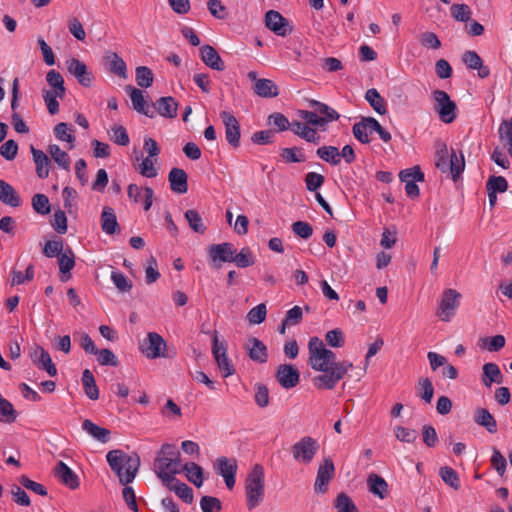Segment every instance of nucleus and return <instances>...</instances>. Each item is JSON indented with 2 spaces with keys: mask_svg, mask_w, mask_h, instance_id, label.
I'll return each mask as SVG.
<instances>
[{
  "mask_svg": "<svg viewBox=\"0 0 512 512\" xmlns=\"http://www.w3.org/2000/svg\"><path fill=\"white\" fill-rule=\"evenodd\" d=\"M308 351L309 365L313 370L322 372L321 375L313 379V384L318 389H334L347 371L353 367L350 361H335L336 354L332 350L327 349L323 341L318 337L310 338Z\"/></svg>",
  "mask_w": 512,
  "mask_h": 512,
  "instance_id": "obj_1",
  "label": "nucleus"
},
{
  "mask_svg": "<svg viewBox=\"0 0 512 512\" xmlns=\"http://www.w3.org/2000/svg\"><path fill=\"white\" fill-rule=\"evenodd\" d=\"M106 460L123 485L134 480L140 466V458L137 454L128 455L120 449L109 451L106 454Z\"/></svg>",
  "mask_w": 512,
  "mask_h": 512,
  "instance_id": "obj_2",
  "label": "nucleus"
},
{
  "mask_svg": "<svg viewBox=\"0 0 512 512\" xmlns=\"http://www.w3.org/2000/svg\"><path fill=\"white\" fill-rule=\"evenodd\" d=\"M245 495L248 510H253L259 506L265 495V475L264 469L260 464L253 466L245 480Z\"/></svg>",
  "mask_w": 512,
  "mask_h": 512,
  "instance_id": "obj_3",
  "label": "nucleus"
},
{
  "mask_svg": "<svg viewBox=\"0 0 512 512\" xmlns=\"http://www.w3.org/2000/svg\"><path fill=\"white\" fill-rule=\"evenodd\" d=\"M319 443L311 436H304L291 446V453L296 462L310 464L319 450Z\"/></svg>",
  "mask_w": 512,
  "mask_h": 512,
  "instance_id": "obj_4",
  "label": "nucleus"
},
{
  "mask_svg": "<svg viewBox=\"0 0 512 512\" xmlns=\"http://www.w3.org/2000/svg\"><path fill=\"white\" fill-rule=\"evenodd\" d=\"M434 99V110L438 113L439 118L444 123H452L456 117L457 106L454 101L451 100L447 92L443 90H435L432 93Z\"/></svg>",
  "mask_w": 512,
  "mask_h": 512,
  "instance_id": "obj_5",
  "label": "nucleus"
},
{
  "mask_svg": "<svg viewBox=\"0 0 512 512\" xmlns=\"http://www.w3.org/2000/svg\"><path fill=\"white\" fill-rule=\"evenodd\" d=\"M157 476L162 480L163 484L176 481L174 475L183 472V465L179 458H156L154 462Z\"/></svg>",
  "mask_w": 512,
  "mask_h": 512,
  "instance_id": "obj_6",
  "label": "nucleus"
},
{
  "mask_svg": "<svg viewBox=\"0 0 512 512\" xmlns=\"http://www.w3.org/2000/svg\"><path fill=\"white\" fill-rule=\"evenodd\" d=\"M461 294L455 289H446L441 295L436 315L444 322H449L459 306Z\"/></svg>",
  "mask_w": 512,
  "mask_h": 512,
  "instance_id": "obj_7",
  "label": "nucleus"
},
{
  "mask_svg": "<svg viewBox=\"0 0 512 512\" xmlns=\"http://www.w3.org/2000/svg\"><path fill=\"white\" fill-rule=\"evenodd\" d=\"M166 346V342L160 334L149 332L147 337L140 342L139 349L148 359L166 358L168 357L164 351Z\"/></svg>",
  "mask_w": 512,
  "mask_h": 512,
  "instance_id": "obj_8",
  "label": "nucleus"
},
{
  "mask_svg": "<svg viewBox=\"0 0 512 512\" xmlns=\"http://www.w3.org/2000/svg\"><path fill=\"white\" fill-rule=\"evenodd\" d=\"M212 354L223 377L227 378L235 373V368L227 355L226 343L219 342L217 331H214Z\"/></svg>",
  "mask_w": 512,
  "mask_h": 512,
  "instance_id": "obj_9",
  "label": "nucleus"
},
{
  "mask_svg": "<svg viewBox=\"0 0 512 512\" xmlns=\"http://www.w3.org/2000/svg\"><path fill=\"white\" fill-rule=\"evenodd\" d=\"M235 252L236 248L230 242L210 245L208 247V257L211 266L221 268L222 263L233 262Z\"/></svg>",
  "mask_w": 512,
  "mask_h": 512,
  "instance_id": "obj_10",
  "label": "nucleus"
},
{
  "mask_svg": "<svg viewBox=\"0 0 512 512\" xmlns=\"http://www.w3.org/2000/svg\"><path fill=\"white\" fill-rule=\"evenodd\" d=\"M247 78L254 82V93L262 98H275L279 95V88L276 83L270 79L258 78L257 72L250 71Z\"/></svg>",
  "mask_w": 512,
  "mask_h": 512,
  "instance_id": "obj_11",
  "label": "nucleus"
},
{
  "mask_svg": "<svg viewBox=\"0 0 512 512\" xmlns=\"http://www.w3.org/2000/svg\"><path fill=\"white\" fill-rule=\"evenodd\" d=\"M265 25L269 30L281 37H286L293 31V27L290 22L275 10H269L266 12Z\"/></svg>",
  "mask_w": 512,
  "mask_h": 512,
  "instance_id": "obj_12",
  "label": "nucleus"
},
{
  "mask_svg": "<svg viewBox=\"0 0 512 512\" xmlns=\"http://www.w3.org/2000/svg\"><path fill=\"white\" fill-rule=\"evenodd\" d=\"M335 466L330 457L325 458L319 465L314 483V490L317 493H325L328 490L330 480L334 477Z\"/></svg>",
  "mask_w": 512,
  "mask_h": 512,
  "instance_id": "obj_13",
  "label": "nucleus"
},
{
  "mask_svg": "<svg viewBox=\"0 0 512 512\" xmlns=\"http://www.w3.org/2000/svg\"><path fill=\"white\" fill-rule=\"evenodd\" d=\"M68 72L75 77L78 83L83 87H90L92 85L94 76L88 70L86 64L79 59L71 58L66 61Z\"/></svg>",
  "mask_w": 512,
  "mask_h": 512,
  "instance_id": "obj_14",
  "label": "nucleus"
},
{
  "mask_svg": "<svg viewBox=\"0 0 512 512\" xmlns=\"http://www.w3.org/2000/svg\"><path fill=\"white\" fill-rule=\"evenodd\" d=\"M220 118L225 126V137L227 142L234 148L240 145V124L236 117L228 111H221Z\"/></svg>",
  "mask_w": 512,
  "mask_h": 512,
  "instance_id": "obj_15",
  "label": "nucleus"
},
{
  "mask_svg": "<svg viewBox=\"0 0 512 512\" xmlns=\"http://www.w3.org/2000/svg\"><path fill=\"white\" fill-rule=\"evenodd\" d=\"M103 65L107 71L111 74L118 76L119 78H127V66L124 60L113 51H107L102 58Z\"/></svg>",
  "mask_w": 512,
  "mask_h": 512,
  "instance_id": "obj_16",
  "label": "nucleus"
},
{
  "mask_svg": "<svg viewBox=\"0 0 512 512\" xmlns=\"http://www.w3.org/2000/svg\"><path fill=\"white\" fill-rule=\"evenodd\" d=\"M300 373L291 364H282L278 366L276 379L285 389H291L299 383Z\"/></svg>",
  "mask_w": 512,
  "mask_h": 512,
  "instance_id": "obj_17",
  "label": "nucleus"
},
{
  "mask_svg": "<svg viewBox=\"0 0 512 512\" xmlns=\"http://www.w3.org/2000/svg\"><path fill=\"white\" fill-rule=\"evenodd\" d=\"M32 362L37 365L39 369L45 370L49 376L54 377L57 375V368L52 362L49 353L41 346H36L30 353Z\"/></svg>",
  "mask_w": 512,
  "mask_h": 512,
  "instance_id": "obj_18",
  "label": "nucleus"
},
{
  "mask_svg": "<svg viewBox=\"0 0 512 512\" xmlns=\"http://www.w3.org/2000/svg\"><path fill=\"white\" fill-rule=\"evenodd\" d=\"M125 90L129 93L130 99L132 101L133 108L147 117L153 118L155 116V112L152 109V106L148 104L145 100L143 92L133 86H126Z\"/></svg>",
  "mask_w": 512,
  "mask_h": 512,
  "instance_id": "obj_19",
  "label": "nucleus"
},
{
  "mask_svg": "<svg viewBox=\"0 0 512 512\" xmlns=\"http://www.w3.org/2000/svg\"><path fill=\"white\" fill-rule=\"evenodd\" d=\"M152 109L165 118H175L177 116L178 103L172 96L160 97L152 104Z\"/></svg>",
  "mask_w": 512,
  "mask_h": 512,
  "instance_id": "obj_20",
  "label": "nucleus"
},
{
  "mask_svg": "<svg viewBox=\"0 0 512 512\" xmlns=\"http://www.w3.org/2000/svg\"><path fill=\"white\" fill-rule=\"evenodd\" d=\"M55 476L62 484L70 489H76L79 487V478L77 474L62 461L58 462L55 467Z\"/></svg>",
  "mask_w": 512,
  "mask_h": 512,
  "instance_id": "obj_21",
  "label": "nucleus"
},
{
  "mask_svg": "<svg viewBox=\"0 0 512 512\" xmlns=\"http://www.w3.org/2000/svg\"><path fill=\"white\" fill-rule=\"evenodd\" d=\"M187 179V173L181 168H172L168 175L171 190L178 194H184L188 191Z\"/></svg>",
  "mask_w": 512,
  "mask_h": 512,
  "instance_id": "obj_22",
  "label": "nucleus"
},
{
  "mask_svg": "<svg viewBox=\"0 0 512 512\" xmlns=\"http://www.w3.org/2000/svg\"><path fill=\"white\" fill-rule=\"evenodd\" d=\"M30 151L36 166L37 176L40 179L47 178L51 167L50 158L42 150L36 149L33 145L30 147Z\"/></svg>",
  "mask_w": 512,
  "mask_h": 512,
  "instance_id": "obj_23",
  "label": "nucleus"
},
{
  "mask_svg": "<svg viewBox=\"0 0 512 512\" xmlns=\"http://www.w3.org/2000/svg\"><path fill=\"white\" fill-rule=\"evenodd\" d=\"M201 59L211 69L223 71L225 64L218 52L210 45H203L200 49Z\"/></svg>",
  "mask_w": 512,
  "mask_h": 512,
  "instance_id": "obj_24",
  "label": "nucleus"
},
{
  "mask_svg": "<svg viewBox=\"0 0 512 512\" xmlns=\"http://www.w3.org/2000/svg\"><path fill=\"white\" fill-rule=\"evenodd\" d=\"M369 121H375L373 117H363L359 122L355 123L352 128L354 137L363 144L371 142L370 134L374 132L372 124Z\"/></svg>",
  "mask_w": 512,
  "mask_h": 512,
  "instance_id": "obj_25",
  "label": "nucleus"
},
{
  "mask_svg": "<svg viewBox=\"0 0 512 512\" xmlns=\"http://www.w3.org/2000/svg\"><path fill=\"white\" fill-rule=\"evenodd\" d=\"M100 222L102 231L108 235H113L120 231L115 211L109 206L103 208Z\"/></svg>",
  "mask_w": 512,
  "mask_h": 512,
  "instance_id": "obj_26",
  "label": "nucleus"
},
{
  "mask_svg": "<svg viewBox=\"0 0 512 512\" xmlns=\"http://www.w3.org/2000/svg\"><path fill=\"white\" fill-rule=\"evenodd\" d=\"M249 358L258 363H265L268 359L266 345L257 338H250L246 345Z\"/></svg>",
  "mask_w": 512,
  "mask_h": 512,
  "instance_id": "obj_27",
  "label": "nucleus"
},
{
  "mask_svg": "<svg viewBox=\"0 0 512 512\" xmlns=\"http://www.w3.org/2000/svg\"><path fill=\"white\" fill-rule=\"evenodd\" d=\"M0 201L10 207H19L22 203L21 197L13 186L4 180H0Z\"/></svg>",
  "mask_w": 512,
  "mask_h": 512,
  "instance_id": "obj_28",
  "label": "nucleus"
},
{
  "mask_svg": "<svg viewBox=\"0 0 512 512\" xmlns=\"http://www.w3.org/2000/svg\"><path fill=\"white\" fill-rule=\"evenodd\" d=\"M473 419L477 425L484 427L491 434H495L498 430L494 416L485 408H477Z\"/></svg>",
  "mask_w": 512,
  "mask_h": 512,
  "instance_id": "obj_29",
  "label": "nucleus"
},
{
  "mask_svg": "<svg viewBox=\"0 0 512 512\" xmlns=\"http://www.w3.org/2000/svg\"><path fill=\"white\" fill-rule=\"evenodd\" d=\"M482 383L486 387H490L493 383L501 384L503 382V375L499 366L495 363L489 362L482 367Z\"/></svg>",
  "mask_w": 512,
  "mask_h": 512,
  "instance_id": "obj_30",
  "label": "nucleus"
},
{
  "mask_svg": "<svg viewBox=\"0 0 512 512\" xmlns=\"http://www.w3.org/2000/svg\"><path fill=\"white\" fill-rule=\"evenodd\" d=\"M58 264L61 273V281H67L71 276L70 271L75 266V255L71 248H67L63 253L59 255Z\"/></svg>",
  "mask_w": 512,
  "mask_h": 512,
  "instance_id": "obj_31",
  "label": "nucleus"
},
{
  "mask_svg": "<svg viewBox=\"0 0 512 512\" xmlns=\"http://www.w3.org/2000/svg\"><path fill=\"white\" fill-rule=\"evenodd\" d=\"M291 130L295 135L301 137L307 142L317 144L320 141V136L317 134L316 130L305 123L294 121L291 123Z\"/></svg>",
  "mask_w": 512,
  "mask_h": 512,
  "instance_id": "obj_32",
  "label": "nucleus"
},
{
  "mask_svg": "<svg viewBox=\"0 0 512 512\" xmlns=\"http://www.w3.org/2000/svg\"><path fill=\"white\" fill-rule=\"evenodd\" d=\"M82 429L101 443H107L110 440V430L96 425L89 419L83 421Z\"/></svg>",
  "mask_w": 512,
  "mask_h": 512,
  "instance_id": "obj_33",
  "label": "nucleus"
},
{
  "mask_svg": "<svg viewBox=\"0 0 512 512\" xmlns=\"http://www.w3.org/2000/svg\"><path fill=\"white\" fill-rule=\"evenodd\" d=\"M164 485L182 499L185 503L191 504L193 502V490L187 484L176 479L174 482L164 483Z\"/></svg>",
  "mask_w": 512,
  "mask_h": 512,
  "instance_id": "obj_34",
  "label": "nucleus"
},
{
  "mask_svg": "<svg viewBox=\"0 0 512 512\" xmlns=\"http://www.w3.org/2000/svg\"><path fill=\"white\" fill-rule=\"evenodd\" d=\"M310 107L314 108L318 114H321L320 118H323V126L327 123L336 121L340 115L330 106L317 100H310Z\"/></svg>",
  "mask_w": 512,
  "mask_h": 512,
  "instance_id": "obj_35",
  "label": "nucleus"
},
{
  "mask_svg": "<svg viewBox=\"0 0 512 512\" xmlns=\"http://www.w3.org/2000/svg\"><path fill=\"white\" fill-rule=\"evenodd\" d=\"M367 485L369 491L372 494L378 496L380 499H383L385 497L388 489V484L384 478L375 473L370 474L367 478Z\"/></svg>",
  "mask_w": 512,
  "mask_h": 512,
  "instance_id": "obj_36",
  "label": "nucleus"
},
{
  "mask_svg": "<svg viewBox=\"0 0 512 512\" xmlns=\"http://www.w3.org/2000/svg\"><path fill=\"white\" fill-rule=\"evenodd\" d=\"M82 385L86 396L91 400L99 398V389L96 385L95 377L89 369L82 373Z\"/></svg>",
  "mask_w": 512,
  "mask_h": 512,
  "instance_id": "obj_37",
  "label": "nucleus"
},
{
  "mask_svg": "<svg viewBox=\"0 0 512 512\" xmlns=\"http://www.w3.org/2000/svg\"><path fill=\"white\" fill-rule=\"evenodd\" d=\"M365 99L370 106L380 115L387 113L386 104L384 98L380 95L377 89H368L365 93Z\"/></svg>",
  "mask_w": 512,
  "mask_h": 512,
  "instance_id": "obj_38",
  "label": "nucleus"
},
{
  "mask_svg": "<svg viewBox=\"0 0 512 512\" xmlns=\"http://www.w3.org/2000/svg\"><path fill=\"white\" fill-rule=\"evenodd\" d=\"M48 152L51 156V158L54 160V162L61 167L62 169L66 171H70L71 166V160L69 155L62 150L58 145L51 144L48 147Z\"/></svg>",
  "mask_w": 512,
  "mask_h": 512,
  "instance_id": "obj_39",
  "label": "nucleus"
},
{
  "mask_svg": "<svg viewBox=\"0 0 512 512\" xmlns=\"http://www.w3.org/2000/svg\"><path fill=\"white\" fill-rule=\"evenodd\" d=\"M183 471L186 472L188 481L193 483L196 487H201L203 484V469L195 462H188L183 465Z\"/></svg>",
  "mask_w": 512,
  "mask_h": 512,
  "instance_id": "obj_40",
  "label": "nucleus"
},
{
  "mask_svg": "<svg viewBox=\"0 0 512 512\" xmlns=\"http://www.w3.org/2000/svg\"><path fill=\"white\" fill-rule=\"evenodd\" d=\"M42 96L47 106L48 112L51 115H56L59 112V102L57 101V98L63 99L65 94H60L59 91L52 89H43Z\"/></svg>",
  "mask_w": 512,
  "mask_h": 512,
  "instance_id": "obj_41",
  "label": "nucleus"
},
{
  "mask_svg": "<svg viewBox=\"0 0 512 512\" xmlns=\"http://www.w3.org/2000/svg\"><path fill=\"white\" fill-rule=\"evenodd\" d=\"M316 154L331 165L336 166L340 163V151L335 146H321L317 149Z\"/></svg>",
  "mask_w": 512,
  "mask_h": 512,
  "instance_id": "obj_42",
  "label": "nucleus"
},
{
  "mask_svg": "<svg viewBox=\"0 0 512 512\" xmlns=\"http://www.w3.org/2000/svg\"><path fill=\"white\" fill-rule=\"evenodd\" d=\"M54 135L59 141L68 142L70 144L69 149L74 147V142L76 140L75 136L72 134L73 129L67 123L60 122L54 127Z\"/></svg>",
  "mask_w": 512,
  "mask_h": 512,
  "instance_id": "obj_43",
  "label": "nucleus"
},
{
  "mask_svg": "<svg viewBox=\"0 0 512 512\" xmlns=\"http://www.w3.org/2000/svg\"><path fill=\"white\" fill-rule=\"evenodd\" d=\"M16 418L17 412L12 403L0 394V421L10 424L15 422Z\"/></svg>",
  "mask_w": 512,
  "mask_h": 512,
  "instance_id": "obj_44",
  "label": "nucleus"
},
{
  "mask_svg": "<svg viewBox=\"0 0 512 512\" xmlns=\"http://www.w3.org/2000/svg\"><path fill=\"white\" fill-rule=\"evenodd\" d=\"M439 475L443 482L454 490H458L460 488L461 484L459 476L453 468L449 466H443L439 470Z\"/></svg>",
  "mask_w": 512,
  "mask_h": 512,
  "instance_id": "obj_45",
  "label": "nucleus"
},
{
  "mask_svg": "<svg viewBox=\"0 0 512 512\" xmlns=\"http://www.w3.org/2000/svg\"><path fill=\"white\" fill-rule=\"evenodd\" d=\"M417 395L426 403H430L434 395V387L429 378H420L418 380Z\"/></svg>",
  "mask_w": 512,
  "mask_h": 512,
  "instance_id": "obj_46",
  "label": "nucleus"
},
{
  "mask_svg": "<svg viewBox=\"0 0 512 512\" xmlns=\"http://www.w3.org/2000/svg\"><path fill=\"white\" fill-rule=\"evenodd\" d=\"M185 218L190 226V228L200 234H204L206 231V226L203 223V220L195 209H189L185 212Z\"/></svg>",
  "mask_w": 512,
  "mask_h": 512,
  "instance_id": "obj_47",
  "label": "nucleus"
},
{
  "mask_svg": "<svg viewBox=\"0 0 512 512\" xmlns=\"http://www.w3.org/2000/svg\"><path fill=\"white\" fill-rule=\"evenodd\" d=\"M216 470L223 478L228 475H236L237 463L234 459H227L226 457H219L216 460Z\"/></svg>",
  "mask_w": 512,
  "mask_h": 512,
  "instance_id": "obj_48",
  "label": "nucleus"
},
{
  "mask_svg": "<svg viewBox=\"0 0 512 512\" xmlns=\"http://www.w3.org/2000/svg\"><path fill=\"white\" fill-rule=\"evenodd\" d=\"M465 167L464 157L461 154L457 157L455 151L451 149L450 159L448 161V171L451 173L453 180H456L463 172Z\"/></svg>",
  "mask_w": 512,
  "mask_h": 512,
  "instance_id": "obj_49",
  "label": "nucleus"
},
{
  "mask_svg": "<svg viewBox=\"0 0 512 512\" xmlns=\"http://www.w3.org/2000/svg\"><path fill=\"white\" fill-rule=\"evenodd\" d=\"M450 159V154L446 144L440 143L437 147L436 151V167L443 173L448 172V161Z\"/></svg>",
  "mask_w": 512,
  "mask_h": 512,
  "instance_id": "obj_50",
  "label": "nucleus"
},
{
  "mask_svg": "<svg viewBox=\"0 0 512 512\" xmlns=\"http://www.w3.org/2000/svg\"><path fill=\"white\" fill-rule=\"evenodd\" d=\"M32 207L40 215H47L51 211L49 199L45 194H35L32 197Z\"/></svg>",
  "mask_w": 512,
  "mask_h": 512,
  "instance_id": "obj_51",
  "label": "nucleus"
},
{
  "mask_svg": "<svg viewBox=\"0 0 512 512\" xmlns=\"http://www.w3.org/2000/svg\"><path fill=\"white\" fill-rule=\"evenodd\" d=\"M18 481L22 487H24L27 490H30L34 492L35 494H38L40 496H46L47 495V489L44 485L41 483H38L36 481L31 480L26 475H22L18 478Z\"/></svg>",
  "mask_w": 512,
  "mask_h": 512,
  "instance_id": "obj_52",
  "label": "nucleus"
},
{
  "mask_svg": "<svg viewBox=\"0 0 512 512\" xmlns=\"http://www.w3.org/2000/svg\"><path fill=\"white\" fill-rule=\"evenodd\" d=\"M233 262L240 268H246L254 264V257L251 250L247 247L242 248L239 253L234 254Z\"/></svg>",
  "mask_w": 512,
  "mask_h": 512,
  "instance_id": "obj_53",
  "label": "nucleus"
},
{
  "mask_svg": "<svg viewBox=\"0 0 512 512\" xmlns=\"http://www.w3.org/2000/svg\"><path fill=\"white\" fill-rule=\"evenodd\" d=\"M335 508L337 509V512H357L358 509L356 505L353 503L351 498L345 494L340 493L336 497L335 500Z\"/></svg>",
  "mask_w": 512,
  "mask_h": 512,
  "instance_id": "obj_54",
  "label": "nucleus"
},
{
  "mask_svg": "<svg viewBox=\"0 0 512 512\" xmlns=\"http://www.w3.org/2000/svg\"><path fill=\"white\" fill-rule=\"evenodd\" d=\"M136 82L140 87L148 88L153 84V73L146 66L136 68Z\"/></svg>",
  "mask_w": 512,
  "mask_h": 512,
  "instance_id": "obj_55",
  "label": "nucleus"
},
{
  "mask_svg": "<svg viewBox=\"0 0 512 512\" xmlns=\"http://www.w3.org/2000/svg\"><path fill=\"white\" fill-rule=\"evenodd\" d=\"M10 493L12 496V500L15 504L19 506L28 507L31 504V500L28 494L22 489L19 485L12 484Z\"/></svg>",
  "mask_w": 512,
  "mask_h": 512,
  "instance_id": "obj_56",
  "label": "nucleus"
},
{
  "mask_svg": "<svg viewBox=\"0 0 512 512\" xmlns=\"http://www.w3.org/2000/svg\"><path fill=\"white\" fill-rule=\"evenodd\" d=\"M46 81L51 86L52 90L59 91L60 94H66L64 79L62 75L56 70H50L47 73Z\"/></svg>",
  "mask_w": 512,
  "mask_h": 512,
  "instance_id": "obj_57",
  "label": "nucleus"
},
{
  "mask_svg": "<svg viewBox=\"0 0 512 512\" xmlns=\"http://www.w3.org/2000/svg\"><path fill=\"white\" fill-rule=\"evenodd\" d=\"M325 340L327 344L333 348H340L345 344L344 333L340 328L328 331L325 335Z\"/></svg>",
  "mask_w": 512,
  "mask_h": 512,
  "instance_id": "obj_58",
  "label": "nucleus"
},
{
  "mask_svg": "<svg viewBox=\"0 0 512 512\" xmlns=\"http://www.w3.org/2000/svg\"><path fill=\"white\" fill-rule=\"evenodd\" d=\"M111 140L120 146H127L130 142L127 130L122 125H114L111 127Z\"/></svg>",
  "mask_w": 512,
  "mask_h": 512,
  "instance_id": "obj_59",
  "label": "nucleus"
},
{
  "mask_svg": "<svg viewBox=\"0 0 512 512\" xmlns=\"http://www.w3.org/2000/svg\"><path fill=\"white\" fill-rule=\"evenodd\" d=\"M399 178L402 182L407 183L411 181L415 182H423L424 181V173L421 171L419 166H414L409 169L402 170L399 173Z\"/></svg>",
  "mask_w": 512,
  "mask_h": 512,
  "instance_id": "obj_60",
  "label": "nucleus"
},
{
  "mask_svg": "<svg viewBox=\"0 0 512 512\" xmlns=\"http://www.w3.org/2000/svg\"><path fill=\"white\" fill-rule=\"evenodd\" d=\"M490 462L491 466L496 470L498 475L503 476L506 471L507 461L496 447L493 448Z\"/></svg>",
  "mask_w": 512,
  "mask_h": 512,
  "instance_id": "obj_61",
  "label": "nucleus"
},
{
  "mask_svg": "<svg viewBox=\"0 0 512 512\" xmlns=\"http://www.w3.org/2000/svg\"><path fill=\"white\" fill-rule=\"evenodd\" d=\"M394 434L399 441L404 443H413L418 437L416 430L403 426H396L394 428Z\"/></svg>",
  "mask_w": 512,
  "mask_h": 512,
  "instance_id": "obj_62",
  "label": "nucleus"
},
{
  "mask_svg": "<svg viewBox=\"0 0 512 512\" xmlns=\"http://www.w3.org/2000/svg\"><path fill=\"white\" fill-rule=\"evenodd\" d=\"M266 314V305L264 303H260L248 312L247 319L251 324H260L265 320Z\"/></svg>",
  "mask_w": 512,
  "mask_h": 512,
  "instance_id": "obj_63",
  "label": "nucleus"
},
{
  "mask_svg": "<svg viewBox=\"0 0 512 512\" xmlns=\"http://www.w3.org/2000/svg\"><path fill=\"white\" fill-rule=\"evenodd\" d=\"M200 507L203 512H220L221 501L213 496H203L200 500Z\"/></svg>",
  "mask_w": 512,
  "mask_h": 512,
  "instance_id": "obj_64",
  "label": "nucleus"
}]
</instances>
